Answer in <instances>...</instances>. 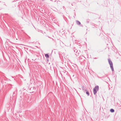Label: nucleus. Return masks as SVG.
<instances>
[{"label":"nucleus","mask_w":121,"mask_h":121,"mask_svg":"<svg viewBox=\"0 0 121 121\" xmlns=\"http://www.w3.org/2000/svg\"><path fill=\"white\" fill-rule=\"evenodd\" d=\"M72 66H73L74 68H75V67H76V65H75V66H74L73 65Z\"/></svg>","instance_id":"9b49d317"},{"label":"nucleus","mask_w":121,"mask_h":121,"mask_svg":"<svg viewBox=\"0 0 121 121\" xmlns=\"http://www.w3.org/2000/svg\"><path fill=\"white\" fill-rule=\"evenodd\" d=\"M108 60L109 63L110 65V68L112 69V71H114V69L112 62L110 59H108Z\"/></svg>","instance_id":"f03ea898"},{"label":"nucleus","mask_w":121,"mask_h":121,"mask_svg":"<svg viewBox=\"0 0 121 121\" xmlns=\"http://www.w3.org/2000/svg\"><path fill=\"white\" fill-rule=\"evenodd\" d=\"M99 90V86H95V88L93 89V93L94 95L95 94L97 93Z\"/></svg>","instance_id":"7ed1b4c3"},{"label":"nucleus","mask_w":121,"mask_h":121,"mask_svg":"<svg viewBox=\"0 0 121 121\" xmlns=\"http://www.w3.org/2000/svg\"><path fill=\"white\" fill-rule=\"evenodd\" d=\"M82 25H81V26H82Z\"/></svg>","instance_id":"ddd939ff"},{"label":"nucleus","mask_w":121,"mask_h":121,"mask_svg":"<svg viewBox=\"0 0 121 121\" xmlns=\"http://www.w3.org/2000/svg\"><path fill=\"white\" fill-rule=\"evenodd\" d=\"M73 51L75 53H76L75 55L77 56H78L79 55V51H78V50L77 49L74 48L73 50Z\"/></svg>","instance_id":"20e7f679"},{"label":"nucleus","mask_w":121,"mask_h":121,"mask_svg":"<svg viewBox=\"0 0 121 121\" xmlns=\"http://www.w3.org/2000/svg\"><path fill=\"white\" fill-rule=\"evenodd\" d=\"M56 1H55V2H56Z\"/></svg>","instance_id":"4468645a"},{"label":"nucleus","mask_w":121,"mask_h":121,"mask_svg":"<svg viewBox=\"0 0 121 121\" xmlns=\"http://www.w3.org/2000/svg\"><path fill=\"white\" fill-rule=\"evenodd\" d=\"M82 89L84 92H86V91L87 90L86 87L84 86H82Z\"/></svg>","instance_id":"39448f33"},{"label":"nucleus","mask_w":121,"mask_h":121,"mask_svg":"<svg viewBox=\"0 0 121 121\" xmlns=\"http://www.w3.org/2000/svg\"><path fill=\"white\" fill-rule=\"evenodd\" d=\"M1 9V8H0V10Z\"/></svg>","instance_id":"f8f14e48"},{"label":"nucleus","mask_w":121,"mask_h":121,"mask_svg":"<svg viewBox=\"0 0 121 121\" xmlns=\"http://www.w3.org/2000/svg\"><path fill=\"white\" fill-rule=\"evenodd\" d=\"M76 23L78 25L81 24V22L78 21L76 20Z\"/></svg>","instance_id":"423d86ee"},{"label":"nucleus","mask_w":121,"mask_h":121,"mask_svg":"<svg viewBox=\"0 0 121 121\" xmlns=\"http://www.w3.org/2000/svg\"><path fill=\"white\" fill-rule=\"evenodd\" d=\"M79 61H80L81 63H85V60L86 59V58L83 55L79 56Z\"/></svg>","instance_id":"f257e3e1"},{"label":"nucleus","mask_w":121,"mask_h":121,"mask_svg":"<svg viewBox=\"0 0 121 121\" xmlns=\"http://www.w3.org/2000/svg\"><path fill=\"white\" fill-rule=\"evenodd\" d=\"M45 57L47 58H48L49 57V56L48 54H46L45 55Z\"/></svg>","instance_id":"0eeeda50"},{"label":"nucleus","mask_w":121,"mask_h":121,"mask_svg":"<svg viewBox=\"0 0 121 121\" xmlns=\"http://www.w3.org/2000/svg\"><path fill=\"white\" fill-rule=\"evenodd\" d=\"M86 94H87V95L88 96H89V92L87 90L86 91Z\"/></svg>","instance_id":"1a4fd4ad"},{"label":"nucleus","mask_w":121,"mask_h":121,"mask_svg":"<svg viewBox=\"0 0 121 121\" xmlns=\"http://www.w3.org/2000/svg\"><path fill=\"white\" fill-rule=\"evenodd\" d=\"M90 20H89V19H87V23H89V21H90Z\"/></svg>","instance_id":"9d476101"},{"label":"nucleus","mask_w":121,"mask_h":121,"mask_svg":"<svg viewBox=\"0 0 121 121\" xmlns=\"http://www.w3.org/2000/svg\"><path fill=\"white\" fill-rule=\"evenodd\" d=\"M110 112H114V110L113 109H111L110 110Z\"/></svg>","instance_id":"6e6552de"}]
</instances>
